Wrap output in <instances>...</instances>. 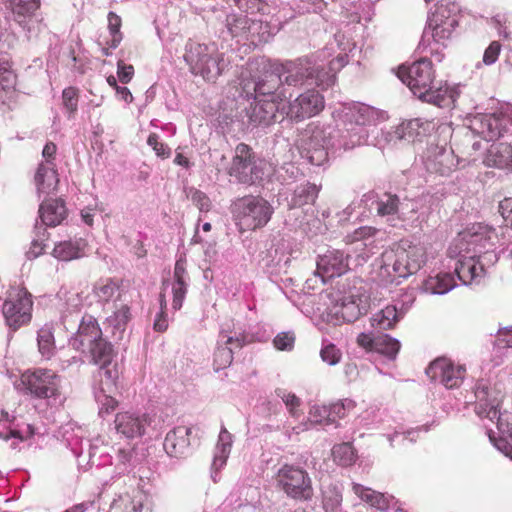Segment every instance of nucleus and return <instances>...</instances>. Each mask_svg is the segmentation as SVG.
Returning a JSON list of instances; mask_svg holds the SVG:
<instances>
[{
	"label": "nucleus",
	"mask_w": 512,
	"mask_h": 512,
	"mask_svg": "<svg viewBox=\"0 0 512 512\" xmlns=\"http://www.w3.org/2000/svg\"><path fill=\"white\" fill-rule=\"evenodd\" d=\"M38 193L49 194L56 190L59 183L56 165L39 164L34 176Z\"/></svg>",
	"instance_id": "a878e982"
},
{
	"label": "nucleus",
	"mask_w": 512,
	"mask_h": 512,
	"mask_svg": "<svg viewBox=\"0 0 512 512\" xmlns=\"http://www.w3.org/2000/svg\"><path fill=\"white\" fill-rule=\"evenodd\" d=\"M120 289V285L113 279L100 280L94 287L95 296L103 302L110 301Z\"/></svg>",
	"instance_id": "e433bc0d"
},
{
	"label": "nucleus",
	"mask_w": 512,
	"mask_h": 512,
	"mask_svg": "<svg viewBox=\"0 0 512 512\" xmlns=\"http://www.w3.org/2000/svg\"><path fill=\"white\" fill-rule=\"evenodd\" d=\"M131 319V312L130 307L126 304H121L114 314L110 316L107 321L108 323L113 326L114 330L118 331L120 334H122L128 322Z\"/></svg>",
	"instance_id": "4c0bfd02"
},
{
	"label": "nucleus",
	"mask_w": 512,
	"mask_h": 512,
	"mask_svg": "<svg viewBox=\"0 0 512 512\" xmlns=\"http://www.w3.org/2000/svg\"><path fill=\"white\" fill-rule=\"evenodd\" d=\"M38 348L41 355L50 359L55 350V340L52 328L44 326L38 331Z\"/></svg>",
	"instance_id": "c9c22d12"
},
{
	"label": "nucleus",
	"mask_w": 512,
	"mask_h": 512,
	"mask_svg": "<svg viewBox=\"0 0 512 512\" xmlns=\"http://www.w3.org/2000/svg\"><path fill=\"white\" fill-rule=\"evenodd\" d=\"M107 392L109 391L105 387H101L100 392L97 395L98 402L101 404L99 411L100 415H103L104 413L109 414L118 406V401L111 395L107 394Z\"/></svg>",
	"instance_id": "de8ad7c7"
},
{
	"label": "nucleus",
	"mask_w": 512,
	"mask_h": 512,
	"mask_svg": "<svg viewBox=\"0 0 512 512\" xmlns=\"http://www.w3.org/2000/svg\"><path fill=\"white\" fill-rule=\"evenodd\" d=\"M494 420H496L497 429L500 433L503 435L508 434L512 437V423L509 421L508 416L505 419L503 418L499 408H497V417H495Z\"/></svg>",
	"instance_id": "e2e57ef3"
},
{
	"label": "nucleus",
	"mask_w": 512,
	"mask_h": 512,
	"mask_svg": "<svg viewBox=\"0 0 512 512\" xmlns=\"http://www.w3.org/2000/svg\"><path fill=\"white\" fill-rule=\"evenodd\" d=\"M3 5L12 14L14 20L23 25L27 19L34 16L41 6V0H2Z\"/></svg>",
	"instance_id": "393cba45"
},
{
	"label": "nucleus",
	"mask_w": 512,
	"mask_h": 512,
	"mask_svg": "<svg viewBox=\"0 0 512 512\" xmlns=\"http://www.w3.org/2000/svg\"><path fill=\"white\" fill-rule=\"evenodd\" d=\"M400 200L397 195L385 194L377 201V213L380 216L394 215L398 212Z\"/></svg>",
	"instance_id": "79ce46f5"
},
{
	"label": "nucleus",
	"mask_w": 512,
	"mask_h": 512,
	"mask_svg": "<svg viewBox=\"0 0 512 512\" xmlns=\"http://www.w3.org/2000/svg\"><path fill=\"white\" fill-rule=\"evenodd\" d=\"M499 212L505 222L512 225V198H505L500 202Z\"/></svg>",
	"instance_id": "69168bd1"
},
{
	"label": "nucleus",
	"mask_w": 512,
	"mask_h": 512,
	"mask_svg": "<svg viewBox=\"0 0 512 512\" xmlns=\"http://www.w3.org/2000/svg\"><path fill=\"white\" fill-rule=\"evenodd\" d=\"M396 74L421 101L437 107L447 104V89L435 88V71L431 60L422 58L410 65H400Z\"/></svg>",
	"instance_id": "f03ea898"
},
{
	"label": "nucleus",
	"mask_w": 512,
	"mask_h": 512,
	"mask_svg": "<svg viewBox=\"0 0 512 512\" xmlns=\"http://www.w3.org/2000/svg\"><path fill=\"white\" fill-rule=\"evenodd\" d=\"M273 344L277 350L290 351L295 344V334L293 332H281L276 335Z\"/></svg>",
	"instance_id": "8fccbe9b"
},
{
	"label": "nucleus",
	"mask_w": 512,
	"mask_h": 512,
	"mask_svg": "<svg viewBox=\"0 0 512 512\" xmlns=\"http://www.w3.org/2000/svg\"><path fill=\"white\" fill-rule=\"evenodd\" d=\"M114 357L113 348L110 349L109 357L107 361H98V359H92L91 361L99 366V374H100V388L105 387L109 393H111L114 389H116V379L118 377V370L116 365L112 364Z\"/></svg>",
	"instance_id": "7c9ffc66"
},
{
	"label": "nucleus",
	"mask_w": 512,
	"mask_h": 512,
	"mask_svg": "<svg viewBox=\"0 0 512 512\" xmlns=\"http://www.w3.org/2000/svg\"><path fill=\"white\" fill-rule=\"evenodd\" d=\"M281 81V76L275 73L265 74L264 77L261 78L258 82H256L253 87L255 97L271 99L272 96H276L278 97L277 102L280 103L282 101V97L279 94H276L275 91L278 88Z\"/></svg>",
	"instance_id": "473e14b6"
},
{
	"label": "nucleus",
	"mask_w": 512,
	"mask_h": 512,
	"mask_svg": "<svg viewBox=\"0 0 512 512\" xmlns=\"http://www.w3.org/2000/svg\"><path fill=\"white\" fill-rule=\"evenodd\" d=\"M436 126L433 120L414 118L403 121L396 127L395 135L400 140L414 141L427 135Z\"/></svg>",
	"instance_id": "aec40b11"
},
{
	"label": "nucleus",
	"mask_w": 512,
	"mask_h": 512,
	"mask_svg": "<svg viewBox=\"0 0 512 512\" xmlns=\"http://www.w3.org/2000/svg\"><path fill=\"white\" fill-rule=\"evenodd\" d=\"M356 342L367 352H377L391 359H394L400 350L399 341L387 334L373 336L368 333H360Z\"/></svg>",
	"instance_id": "2eb2a0df"
},
{
	"label": "nucleus",
	"mask_w": 512,
	"mask_h": 512,
	"mask_svg": "<svg viewBox=\"0 0 512 512\" xmlns=\"http://www.w3.org/2000/svg\"><path fill=\"white\" fill-rule=\"evenodd\" d=\"M276 96L271 99L257 98L247 109L249 121L254 125H270L276 121L279 103Z\"/></svg>",
	"instance_id": "a211bd4d"
},
{
	"label": "nucleus",
	"mask_w": 512,
	"mask_h": 512,
	"mask_svg": "<svg viewBox=\"0 0 512 512\" xmlns=\"http://www.w3.org/2000/svg\"><path fill=\"white\" fill-rule=\"evenodd\" d=\"M283 81L290 86H301L314 77L315 65L308 59H298L283 66Z\"/></svg>",
	"instance_id": "6ab92c4d"
},
{
	"label": "nucleus",
	"mask_w": 512,
	"mask_h": 512,
	"mask_svg": "<svg viewBox=\"0 0 512 512\" xmlns=\"http://www.w3.org/2000/svg\"><path fill=\"white\" fill-rule=\"evenodd\" d=\"M72 348L83 354H87L92 359L98 361H107L112 345L102 336V330L97 320L86 315L82 318L77 333L71 338Z\"/></svg>",
	"instance_id": "20e7f679"
},
{
	"label": "nucleus",
	"mask_w": 512,
	"mask_h": 512,
	"mask_svg": "<svg viewBox=\"0 0 512 512\" xmlns=\"http://www.w3.org/2000/svg\"><path fill=\"white\" fill-rule=\"evenodd\" d=\"M190 430L180 426L168 432L164 440V449L166 453L175 458L184 457L190 446L189 440Z\"/></svg>",
	"instance_id": "412c9836"
},
{
	"label": "nucleus",
	"mask_w": 512,
	"mask_h": 512,
	"mask_svg": "<svg viewBox=\"0 0 512 512\" xmlns=\"http://www.w3.org/2000/svg\"><path fill=\"white\" fill-rule=\"evenodd\" d=\"M121 23V18L117 14L114 12H110L108 14V29L111 35V39L108 41V44L112 48H117L122 41L123 36L120 32Z\"/></svg>",
	"instance_id": "37998d69"
},
{
	"label": "nucleus",
	"mask_w": 512,
	"mask_h": 512,
	"mask_svg": "<svg viewBox=\"0 0 512 512\" xmlns=\"http://www.w3.org/2000/svg\"><path fill=\"white\" fill-rule=\"evenodd\" d=\"M501 48L502 45L499 41H492L484 51L483 63L485 65L494 64L500 55Z\"/></svg>",
	"instance_id": "6e6d98bb"
},
{
	"label": "nucleus",
	"mask_w": 512,
	"mask_h": 512,
	"mask_svg": "<svg viewBox=\"0 0 512 512\" xmlns=\"http://www.w3.org/2000/svg\"><path fill=\"white\" fill-rule=\"evenodd\" d=\"M184 58L191 72L207 81H215L222 73L224 58L215 45L189 43Z\"/></svg>",
	"instance_id": "39448f33"
},
{
	"label": "nucleus",
	"mask_w": 512,
	"mask_h": 512,
	"mask_svg": "<svg viewBox=\"0 0 512 512\" xmlns=\"http://www.w3.org/2000/svg\"><path fill=\"white\" fill-rule=\"evenodd\" d=\"M117 75L121 83H129L134 75V67L130 64H125L123 60L117 62Z\"/></svg>",
	"instance_id": "052dcab7"
},
{
	"label": "nucleus",
	"mask_w": 512,
	"mask_h": 512,
	"mask_svg": "<svg viewBox=\"0 0 512 512\" xmlns=\"http://www.w3.org/2000/svg\"><path fill=\"white\" fill-rule=\"evenodd\" d=\"M147 144L153 148V150L158 156L163 158L169 157L170 149L167 147L166 144L159 142V137L156 133H151L148 136Z\"/></svg>",
	"instance_id": "4d7b16f0"
},
{
	"label": "nucleus",
	"mask_w": 512,
	"mask_h": 512,
	"mask_svg": "<svg viewBox=\"0 0 512 512\" xmlns=\"http://www.w3.org/2000/svg\"><path fill=\"white\" fill-rule=\"evenodd\" d=\"M186 269L182 261H177L174 267V282H186L185 281Z\"/></svg>",
	"instance_id": "774afa93"
},
{
	"label": "nucleus",
	"mask_w": 512,
	"mask_h": 512,
	"mask_svg": "<svg viewBox=\"0 0 512 512\" xmlns=\"http://www.w3.org/2000/svg\"><path fill=\"white\" fill-rule=\"evenodd\" d=\"M227 174L235 182L245 185H253L262 179V171L257 165L256 154L249 145L239 143L235 147Z\"/></svg>",
	"instance_id": "6e6552de"
},
{
	"label": "nucleus",
	"mask_w": 512,
	"mask_h": 512,
	"mask_svg": "<svg viewBox=\"0 0 512 512\" xmlns=\"http://www.w3.org/2000/svg\"><path fill=\"white\" fill-rule=\"evenodd\" d=\"M329 410V421L331 424H334L337 422V420L345 417L346 409L342 403H334L329 405Z\"/></svg>",
	"instance_id": "0e129e2a"
},
{
	"label": "nucleus",
	"mask_w": 512,
	"mask_h": 512,
	"mask_svg": "<svg viewBox=\"0 0 512 512\" xmlns=\"http://www.w3.org/2000/svg\"><path fill=\"white\" fill-rule=\"evenodd\" d=\"M329 406L326 405H315L310 410V420L313 423H317L320 425H330L329 421Z\"/></svg>",
	"instance_id": "3c124183"
},
{
	"label": "nucleus",
	"mask_w": 512,
	"mask_h": 512,
	"mask_svg": "<svg viewBox=\"0 0 512 512\" xmlns=\"http://www.w3.org/2000/svg\"><path fill=\"white\" fill-rule=\"evenodd\" d=\"M20 381L26 393L35 398L47 399L59 395V376L53 370H27L21 375Z\"/></svg>",
	"instance_id": "1a4fd4ad"
},
{
	"label": "nucleus",
	"mask_w": 512,
	"mask_h": 512,
	"mask_svg": "<svg viewBox=\"0 0 512 512\" xmlns=\"http://www.w3.org/2000/svg\"><path fill=\"white\" fill-rule=\"evenodd\" d=\"M475 412L480 417L494 421L497 417V408L500 406V392L492 388L488 382L481 380L475 385Z\"/></svg>",
	"instance_id": "4468645a"
},
{
	"label": "nucleus",
	"mask_w": 512,
	"mask_h": 512,
	"mask_svg": "<svg viewBox=\"0 0 512 512\" xmlns=\"http://www.w3.org/2000/svg\"><path fill=\"white\" fill-rule=\"evenodd\" d=\"M114 423L119 434L133 439L145 433L146 427L150 425V417L147 414L120 412L116 415Z\"/></svg>",
	"instance_id": "f3484780"
},
{
	"label": "nucleus",
	"mask_w": 512,
	"mask_h": 512,
	"mask_svg": "<svg viewBox=\"0 0 512 512\" xmlns=\"http://www.w3.org/2000/svg\"><path fill=\"white\" fill-rule=\"evenodd\" d=\"M349 256L340 250L327 251L317 260V274L323 282L333 277H338L347 272Z\"/></svg>",
	"instance_id": "dca6fc26"
},
{
	"label": "nucleus",
	"mask_w": 512,
	"mask_h": 512,
	"mask_svg": "<svg viewBox=\"0 0 512 512\" xmlns=\"http://www.w3.org/2000/svg\"><path fill=\"white\" fill-rule=\"evenodd\" d=\"M455 272L463 284L479 281L485 275V269L480 257L469 256L458 260Z\"/></svg>",
	"instance_id": "5701e85b"
},
{
	"label": "nucleus",
	"mask_w": 512,
	"mask_h": 512,
	"mask_svg": "<svg viewBox=\"0 0 512 512\" xmlns=\"http://www.w3.org/2000/svg\"><path fill=\"white\" fill-rule=\"evenodd\" d=\"M231 213L238 231L245 233L265 227L270 221L274 209L263 197L247 195L233 201Z\"/></svg>",
	"instance_id": "7ed1b4c3"
},
{
	"label": "nucleus",
	"mask_w": 512,
	"mask_h": 512,
	"mask_svg": "<svg viewBox=\"0 0 512 512\" xmlns=\"http://www.w3.org/2000/svg\"><path fill=\"white\" fill-rule=\"evenodd\" d=\"M39 215L43 224L56 227L66 219L68 210L62 199H46L39 207Z\"/></svg>",
	"instance_id": "4be33fe9"
},
{
	"label": "nucleus",
	"mask_w": 512,
	"mask_h": 512,
	"mask_svg": "<svg viewBox=\"0 0 512 512\" xmlns=\"http://www.w3.org/2000/svg\"><path fill=\"white\" fill-rule=\"evenodd\" d=\"M459 6L455 1H440L428 21V27L437 42L448 40L458 24Z\"/></svg>",
	"instance_id": "9d476101"
},
{
	"label": "nucleus",
	"mask_w": 512,
	"mask_h": 512,
	"mask_svg": "<svg viewBox=\"0 0 512 512\" xmlns=\"http://www.w3.org/2000/svg\"><path fill=\"white\" fill-rule=\"evenodd\" d=\"M352 490L361 500L380 511H386L390 506L389 498L383 493L377 492L358 483L353 484Z\"/></svg>",
	"instance_id": "2f4dec72"
},
{
	"label": "nucleus",
	"mask_w": 512,
	"mask_h": 512,
	"mask_svg": "<svg viewBox=\"0 0 512 512\" xmlns=\"http://www.w3.org/2000/svg\"><path fill=\"white\" fill-rule=\"evenodd\" d=\"M79 91L75 87H67L62 92L63 105L70 116L74 115L78 107Z\"/></svg>",
	"instance_id": "49530a36"
},
{
	"label": "nucleus",
	"mask_w": 512,
	"mask_h": 512,
	"mask_svg": "<svg viewBox=\"0 0 512 512\" xmlns=\"http://www.w3.org/2000/svg\"><path fill=\"white\" fill-rule=\"evenodd\" d=\"M494 345L499 348H512V326L498 330Z\"/></svg>",
	"instance_id": "13d9d810"
},
{
	"label": "nucleus",
	"mask_w": 512,
	"mask_h": 512,
	"mask_svg": "<svg viewBox=\"0 0 512 512\" xmlns=\"http://www.w3.org/2000/svg\"><path fill=\"white\" fill-rule=\"evenodd\" d=\"M85 246L83 239L60 241L53 249V256L61 261H71L83 256Z\"/></svg>",
	"instance_id": "c756f323"
},
{
	"label": "nucleus",
	"mask_w": 512,
	"mask_h": 512,
	"mask_svg": "<svg viewBox=\"0 0 512 512\" xmlns=\"http://www.w3.org/2000/svg\"><path fill=\"white\" fill-rule=\"evenodd\" d=\"M427 260L426 250L419 243L400 240L391 251L382 253L379 277L386 284L398 285L401 279L416 273Z\"/></svg>",
	"instance_id": "f257e3e1"
},
{
	"label": "nucleus",
	"mask_w": 512,
	"mask_h": 512,
	"mask_svg": "<svg viewBox=\"0 0 512 512\" xmlns=\"http://www.w3.org/2000/svg\"><path fill=\"white\" fill-rule=\"evenodd\" d=\"M160 304H161V311L158 314L157 318L154 321V330L157 332H164L168 328V321L166 316V300L165 296H160Z\"/></svg>",
	"instance_id": "bf43d9fd"
},
{
	"label": "nucleus",
	"mask_w": 512,
	"mask_h": 512,
	"mask_svg": "<svg viewBox=\"0 0 512 512\" xmlns=\"http://www.w3.org/2000/svg\"><path fill=\"white\" fill-rule=\"evenodd\" d=\"M334 460L342 466H349L355 462L356 455L350 443L335 445L332 449Z\"/></svg>",
	"instance_id": "58836bf2"
},
{
	"label": "nucleus",
	"mask_w": 512,
	"mask_h": 512,
	"mask_svg": "<svg viewBox=\"0 0 512 512\" xmlns=\"http://www.w3.org/2000/svg\"><path fill=\"white\" fill-rule=\"evenodd\" d=\"M276 395L283 400L289 413L293 417H298L300 414L301 400L294 393L288 392L286 389H276Z\"/></svg>",
	"instance_id": "c03bdc74"
},
{
	"label": "nucleus",
	"mask_w": 512,
	"mask_h": 512,
	"mask_svg": "<svg viewBox=\"0 0 512 512\" xmlns=\"http://www.w3.org/2000/svg\"><path fill=\"white\" fill-rule=\"evenodd\" d=\"M342 503V494L335 485H329L323 491V507L328 511H335Z\"/></svg>",
	"instance_id": "a19ab883"
},
{
	"label": "nucleus",
	"mask_w": 512,
	"mask_h": 512,
	"mask_svg": "<svg viewBox=\"0 0 512 512\" xmlns=\"http://www.w3.org/2000/svg\"><path fill=\"white\" fill-rule=\"evenodd\" d=\"M18 76L9 59H0V102L6 104L16 92Z\"/></svg>",
	"instance_id": "b1692460"
},
{
	"label": "nucleus",
	"mask_w": 512,
	"mask_h": 512,
	"mask_svg": "<svg viewBox=\"0 0 512 512\" xmlns=\"http://www.w3.org/2000/svg\"><path fill=\"white\" fill-rule=\"evenodd\" d=\"M335 81V74L315 66L314 77L310 79L309 84H315L322 89H327L333 86Z\"/></svg>",
	"instance_id": "a18cd8bd"
},
{
	"label": "nucleus",
	"mask_w": 512,
	"mask_h": 512,
	"mask_svg": "<svg viewBox=\"0 0 512 512\" xmlns=\"http://www.w3.org/2000/svg\"><path fill=\"white\" fill-rule=\"evenodd\" d=\"M277 487L287 497L296 501H310L314 496L312 479L302 467L294 464L282 465L275 475Z\"/></svg>",
	"instance_id": "423d86ee"
},
{
	"label": "nucleus",
	"mask_w": 512,
	"mask_h": 512,
	"mask_svg": "<svg viewBox=\"0 0 512 512\" xmlns=\"http://www.w3.org/2000/svg\"><path fill=\"white\" fill-rule=\"evenodd\" d=\"M425 372L432 381H439L446 388L453 389L462 384L466 367L449 358L439 357L429 364Z\"/></svg>",
	"instance_id": "9b49d317"
},
{
	"label": "nucleus",
	"mask_w": 512,
	"mask_h": 512,
	"mask_svg": "<svg viewBox=\"0 0 512 512\" xmlns=\"http://www.w3.org/2000/svg\"><path fill=\"white\" fill-rule=\"evenodd\" d=\"M57 153V146L54 142H47L42 150V156L44 158V162L41 164H49V165H56L55 164V157Z\"/></svg>",
	"instance_id": "680f3d73"
},
{
	"label": "nucleus",
	"mask_w": 512,
	"mask_h": 512,
	"mask_svg": "<svg viewBox=\"0 0 512 512\" xmlns=\"http://www.w3.org/2000/svg\"><path fill=\"white\" fill-rule=\"evenodd\" d=\"M490 233L491 231L488 228L478 226L477 230L475 231H466L462 233L461 238L469 245L485 248V243L490 239Z\"/></svg>",
	"instance_id": "ea45409f"
},
{
	"label": "nucleus",
	"mask_w": 512,
	"mask_h": 512,
	"mask_svg": "<svg viewBox=\"0 0 512 512\" xmlns=\"http://www.w3.org/2000/svg\"><path fill=\"white\" fill-rule=\"evenodd\" d=\"M423 285L427 292L433 294H444L454 287L455 281L451 274L443 273L434 277H429L424 281Z\"/></svg>",
	"instance_id": "f704fd0d"
},
{
	"label": "nucleus",
	"mask_w": 512,
	"mask_h": 512,
	"mask_svg": "<svg viewBox=\"0 0 512 512\" xmlns=\"http://www.w3.org/2000/svg\"><path fill=\"white\" fill-rule=\"evenodd\" d=\"M325 100L322 94L311 89L301 93L288 104L286 116L295 122L312 118L323 111Z\"/></svg>",
	"instance_id": "f8f14e48"
},
{
	"label": "nucleus",
	"mask_w": 512,
	"mask_h": 512,
	"mask_svg": "<svg viewBox=\"0 0 512 512\" xmlns=\"http://www.w3.org/2000/svg\"><path fill=\"white\" fill-rule=\"evenodd\" d=\"M228 345L235 348H242L244 346V339L239 337H229L225 345H219L213 355V368L215 371H220L229 367L233 361V351Z\"/></svg>",
	"instance_id": "c85d7f7f"
},
{
	"label": "nucleus",
	"mask_w": 512,
	"mask_h": 512,
	"mask_svg": "<svg viewBox=\"0 0 512 512\" xmlns=\"http://www.w3.org/2000/svg\"><path fill=\"white\" fill-rule=\"evenodd\" d=\"M32 311V294L22 285H11L2 306L6 324L13 330L27 325L32 319Z\"/></svg>",
	"instance_id": "0eeeda50"
},
{
	"label": "nucleus",
	"mask_w": 512,
	"mask_h": 512,
	"mask_svg": "<svg viewBox=\"0 0 512 512\" xmlns=\"http://www.w3.org/2000/svg\"><path fill=\"white\" fill-rule=\"evenodd\" d=\"M400 318L401 313L398 312L396 306L388 305L373 315L371 325L382 330H389L395 327Z\"/></svg>",
	"instance_id": "72a5a7b5"
},
{
	"label": "nucleus",
	"mask_w": 512,
	"mask_h": 512,
	"mask_svg": "<svg viewBox=\"0 0 512 512\" xmlns=\"http://www.w3.org/2000/svg\"><path fill=\"white\" fill-rule=\"evenodd\" d=\"M321 358L329 365L337 364L341 359V352L334 344H328L321 349Z\"/></svg>",
	"instance_id": "864d4df0"
},
{
	"label": "nucleus",
	"mask_w": 512,
	"mask_h": 512,
	"mask_svg": "<svg viewBox=\"0 0 512 512\" xmlns=\"http://www.w3.org/2000/svg\"><path fill=\"white\" fill-rule=\"evenodd\" d=\"M340 313L343 319L348 322L355 321L361 315L359 306L353 297H350L349 301L342 303Z\"/></svg>",
	"instance_id": "09e8293b"
},
{
	"label": "nucleus",
	"mask_w": 512,
	"mask_h": 512,
	"mask_svg": "<svg viewBox=\"0 0 512 512\" xmlns=\"http://www.w3.org/2000/svg\"><path fill=\"white\" fill-rule=\"evenodd\" d=\"M321 190V185L305 182L296 186L289 202L290 208H303L307 205H314L318 194Z\"/></svg>",
	"instance_id": "cd10ccee"
},
{
	"label": "nucleus",
	"mask_w": 512,
	"mask_h": 512,
	"mask_svg": "<svg viewBox=\"0 0 512 512\" xmlns=\"http://www.w3.org/2000/svg\"><path fill=\"white\" fill-rule=\"evenodd\" d=\"M173 302L172 306L175 310H179L182 307L183 300L187 292L186 282H174L173 287Z\"/></svg>",
	"instance_id": "5fc2aeb1"
},
{
	"label": "nucleus",
	"mask_w": 512,
	"mask_h": 512,
	"mask_svg": "<svg viewBox=\"0 0 512 512\" xmlns=\"http://www.w3.org/2000/svg\"><path fill=\"white\" fill-rule=\"evenodd\" d=\"M485 163L501 169L512 167V145L506 142L493 143L488 149Z\"/></svg>",
	"instance_id": "bb28decb"
},
{
	"label": "nucleus",
	"mask_w": 512,
	"mask_h": 512,
	"mask_svg": "<svg viewBox=\"0 0 512 512\" xmlns=\"http://www.w3.org/2000/svg\"><path fill=\"white\" fill-rule=\"evenodd\" d=\"M508 124H510V116L507 114H480L472 120L471 129L483 139L492 141L503 136Z\"/></svg>",
	"instance_id": "ddd939ff"
},
{
	"label": "nucleus",
	"mask_w": 512,
	"mask_h": 512,
	"mask_svg": "<svg viewBox=\"0 0 512 512\" xmlns=\"http://www.w3.org/2000/svg\"><path fill=\"white\" fill-rule=\"evenodd\" d=\"M488 436L494 446L502 453L506 454L509 452V448H512V445H510L505 438H496L492 430L488 432Z\"/></svg>",
	"instance_id": "338daca9"
},
{
	"label": "nucleus",
	"mask_w": 512,
	"mask_h": 512,
	"mask_svg": "<svg viewBox=\"0 0 512 512\" xmlns=\"http://www.w3.org/2000/svg\"><path fill=\"white\" fill-rule=\"evenodd\" d=\"M378 230L371 226H362L347 236L349 242L366 241L376 235Z\"/></svg>",
	"instance_id": "603ef678"
}]
</instances>
